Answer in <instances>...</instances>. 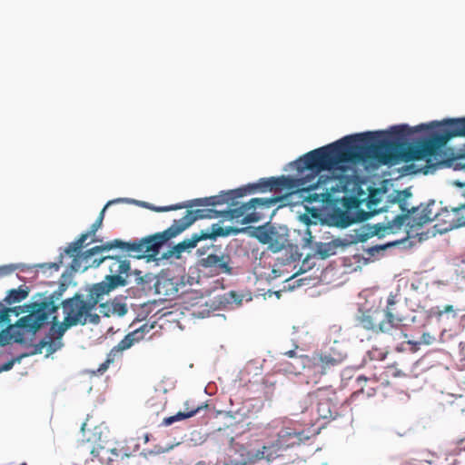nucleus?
<instances>
[{"instance_id":"1","label":"nucleus","mask_w":465,"mask_h":465,"mask_svg":"<svg viewBox=\"0 0 465 465\" xmlns=\"http://www.w3.org/2000/svg\"><path fill=\"white\" fill-rule=\"evenodd\" d=\"M407 162V124L393 127L392 131L367 132L345 136L328 145L314 149L294 162L297 177L261 178L257 183L241 189L247 193L257 191L282 192L285 194L318 189L326 180L320 173L323 171L339 172L341 175L348 164L371 163L394 164Z\"/></svg>"},{"instance_id":"2","label":"nucleus","mask_w":465,"mask_h":465,"mask_svg":"<svg viewBox=\"0 0 465 465\" xmlns=\"http://www.w3.org/2000/svg\"><path fill=\"white\" fill-rule=\"evenodd\" d=\"M434 124L423 136L409 143V174H427L443 167L449 156L453 154L449 141L458 136L465 137V118H444Z\"/></svg>"},{"instance_id":"3","label":"nucleus","mask_w":465,"mask_h":465,"mask_svg":"<svg viewBox=\"0 0 465 465\" xmlns=\"http://www.w3.org/2000/svg\"><path fill=\"white\" fill-rule=\"evenodd\" d=\"M244 195H246V190L238 188L235 190H230L228 192H222L218 195L196 198L169 206L157 207L145 202H143L142 205L156 213H163L183 208H192L193 206H216L223 203H230L232 207H229L226 211L223 212L226 217L236 220L242 219L243 223H251L259 221L260 216L254 212L248 213L250 210H255L258 207L270 208L280 199L279 197L252 198L249 202L238 205L239 203L235 202V199Z\"/></svg>"},{"instance_id":"4","label":"nucleus","mask_w":465,"mask_h":465,"mask_svg":"<svg viewBox=\"0 0 465 465\" xmlns=\"http://www.w3.org/2000/svg\"><path fill=\"white\" fill-rule=\"evenodd\" d=\"M39 296L38 300L24 305L0 309V323L9 324L10 313H14L15 316L27 313L16 322L15 326L26 332L35 334L48 323L50 316L58 311L59 305L56 302L62 296V291H55L48 296H43L42 294H39Z\"/></svg>"},{"instance_id":"5","label":"nucleus","mask_w":465,"mask_h":465,"mask_svg":"<svg viewBox=\"0 0 465 465\" xmlns=\"http://www.w3.org/2000/svg\"><path fill=\"white\" fill-rule=\"evenodd\" d=\"M148 242L149 240L147 236L130 242L114 239L104 244L94 246L85 251L81 255L74 257L71 267L75 272H84L92 267L96 268L101 263H104L108 252L115 248L125 252L130 256H133L136 259H145L147 262H154L159 260V258H155L154 253L151 252L149 248H147L150 247V243Z\"/></svg>"},{"instance_id":"6","label":"nucleus","mask_w":465,"mask_h":465,"mask_svg":"<svg viewBox=\"0 0 465 465\" xmlns=\"http://www.w3.org/2000/svg\"><path fill=\"white\" fill-rule=\"evenodd\" d=\"M103 298L104 295L92 285L88 289L86 300L79 293L74 294L72 298L64 300L61 302L64 314V320L72 327L78 324L84 325L87 322V317H90L91 322L97 323L99 316L91 312Z\"/></svg>"},{"instance_id":"7","label":"nucleus","mask_w":465,"mask_h":465,"mask_svg":"<svg viewBox=\"0 0 465 465\" xmlns=\"http://www.w3.org/2000/svg\"><path fill=\"white\" fill-rule=\"evenodd\" d=\"M219 216L220 212L213 209L189 210L186 212L183 217H182L179 220H174L173 224L163 232L148 235V243H150V247L148 248L151 250V252L154 253L155 258H158L160 250L163 247V245L165 244L171 239L182 233L183 231L189 228L195 221L199 219L217 218Z\"/></svg>"},{"instance_id":"8","label":"nucleus","mask_w":465,"mask_h":465,"mask_svg":"<svg viewBox=\"0 0 465 465\" xmlns=\"http://www.w3.org/2000/svg\"><path fill=\"white\" fill-rule=\"evenodd\" d=\"M104 265L107 267L109 273L105 275L102 282L93 284L97 292L104 296L119 287L129 284V278L133 272L130 261L126 256L111 255L108 252Z\"/></svg>"},{"instance_id":"9","label":"nucleus","mask_w":465,"mask_h":465,"mask_svg":"<svg viewBox=\"0 0 465 465\" xmlns=\"http://www.w3.org/2000/svg\"><path fill=\"white\" fill-rule=\"evenodd\" d=\"M434 206L435 201H430L409 208V247L435 236V232L429 230L419 232L424 224L433 221Z\"/></svg>"},{"instance_id":"10","label":"nucleus","mask_w":465,"mask_h":465,"mask_svg":"<svg viewBox=\"0 0 465 465\" xmlns=\"http://www.w3.org/2000/svg\"><path fill=\"white\" fill-rule=\"evenodd\" d=\"M230 441L231 451L239 454L237 458H232L231 455L229 456L228 460L231 465H249L262 460L270 462L282 455L275 440L263 445L261 449H257L256 450H248L243 445L235 443L233 438H231Z\"/></svg>"},{"instance_id":"11","label":"nucleus","mask_w":465,"mask_h":465,"mask_svg":"<svg viewBox=\"0 0 465 465\" xmlns=\"http://www.w3.org/2000/svg\"><path fill=\"white\" fill-rule=\"evenodd\" d=\"M403 319L395 317L388 309L368 310L358 317V325L372 333L387 332L392 329H399L403 324Z\"/></svg>"},{"instance_id":"12","label":"nucleus","mask_w":465,"mask_h":465,"mask_svg":"<svg viewBox=\"0 0 465 465\" xmlns=\"http://www.w3.org/2000/svg\"><path fill=\"white\" fill-rule=\"evenodd\" d=\"M153 329V325L147 323L143 324L133 331L128 332L115 346H114L106 355L105 361L101 363L96 371H93V374H104L111 365L119 362L124 355V351L131 349L135 344L144 339Z\"/></svg>"},{"instance_id":"13","label":"nucleus","mask_w":465,"mask_h":465,"mask_svg":"<svg viewBox=\"0 0 465 465\" xmlns=\"http://www.w3.org/2000/svg\"><path fill=\"white\" fill-rule=\"evenodd\" d=\"M231 232H237V230L231 227L223 228L219 223H213L211 227L194 232L190 238H185L178 242L169 251V256L180 258L182 252L194 248L200 241L215 240L217 237L229 235Z\"/></svg>"},{"instance_id":"14","label":"nucleus","mask_w":465,"mask_h":465,"mask_svg":"<svg viewBox=\"0 0 465 465\" xmlns=\"http://www.w3.org/2000/svg\"><path fill=\"white\" fill-rule=\"evenodd\" d=\"M433 220L436 221L434 232L444 233L459 226H465V203L451 211L442 209L441 212H433Z\"/></svg>"},{"instance_id":"15","label":"nucleus","mask_w":465,"mask_h":465,"mask_svg":"<svg viewBox=\"0 0 465 465\" xmlns=\"http://www.w3.org/2000/svg\"><path fill=\"white\" fill-rule=\"evenodd\" d=\"M312 400H317V413L323 420L333 419L338 413L337 394L331 387L319 388L309 393Z\"/></svg>"},{"instance_id":"16","label":"nucleus","mask_w":465,"mask_h":465,"mask_svg":"<svg viewBox=\"0 0 465 465\" xmlns=\"http://www.w3.org/2000/svg\"><path fill=\"white\" fill-rule=\"evenodd\" d=\"M52 325L45 338L42 339L36 345V351L42 352L44 348H47L48 353H54L63 346L62 338L67 329L72 326L64 320L59 322L57 315L52 317Z\"/></svg>"},{"instance_id":"17","label":"nucleus","mask_w":465,"mask_h":465,"mask_svg":"<svg viewBox=\"0 0 465 465\" xmlns=\"http://www.w3.org/2000/svg\"><path fill=\"white\" fill-rule=\"evenodd\" d=\"M297 360L301 362V367H307L320 376L326 374L329 369L340 364L338 361H333L332 357L322 350L315 351L312 356H302Z\"/></svg>"},{"instance_id":"18","label":"nucleus","mask_w":465,"mask_h":465,"mask_svg":"<svg viewBox=\"0 0 465 465\" xmlns=\"http://www.w3.org/2000/svg\"><path fill=\"white\" fill-rule=\"evenodd\" d=\"M297 360L301 362V367H307L320 376L326 374L329 369L340 364L338 361H333L332 357L322 350L315 351L312 356H302Z\"/></svg>"},{"instance_id":"19","label":"nucleus","mask_w":465,"mask_h":465,"mask_svg":"<svg viewBox=\"0 0 465 465\" xmlns=\"http://www.w3.org/2000/svg\"><path fill=\"white\" fill-rule=\"evenodd\" d=\"M231 263L232 259L228 253H222L221 255L211 253L200 260V265L202 267L213 269L218 274H232V268Z\"/></svg>"},{"instance_id":"20","label":"nucleus","mask_w":465,"mask_h":465,"mask_svg":"<svg viewBox=\"0 0 465 465\" xmlns=\"http://www.w3.org/2000/svg\"><path fill=\"white\" fill-rule=\"evenodd\" d=\"M429 317L434 319L439 324L449 325L458 317V310L451 304H446L442 307L435 306L429 311Z\"/></svg>"},{"instance_id":"21","label":"nucleus","mask_w":465,"mask_h":465,"mask_svg":"<svg viewBox=\"0 0 465 465\" xmlns=\"http://www.w3.org/2000/svg\"><path fill=\"white\" fill-rule=\"evenodd\" d=\"M280 450L282 452L289 448L300 445L302 441V433L296 432L290 429L282 430L275 440Z\"/></svg>"},{"instance_id":"22","label":"nucleus","mask_w":465,"mask_h":465,"mask_svg":"<svg viewBox=\"0 0 465 465\" xmlns=\"http://www.w3.org/2000/svg\"><path fill=\"white\" fill-rule=\"evenodd\" d=\"M155 292L166 298L173 299L178 293V284L173 279L159 276L154 283Z\"/></svg>"},{"instance_id":"23","label":"nucleus","mask_w":465,"mask_h":465,"mask_svg":"<svg viewBox=\"0 0 465 465\" xmlns=\"http://www.w3.org/2000/svg\"><path fill=\"white\" fill-rule=\"evenodd\" d=\"M185 411H179L173 416H170L168 418L163 419V424L165 426H169L173 424L175 421L182 420L184 419L191 418L194 416L196 413H198L201 410L207 408L206 404L198 405L196 407H189V402H185Z\"/></svg>"},{"instance_id":"24","label":"nucleus","mask_w":465,"mask_h":465,"mask_svg":"<svg viewBox=\"0 0 465 465\" xmlns=\"http://www.w3.org/2000/svg\"><path fill=\"white\" fill-rule=\"evenodd\" d=\"M322 350L332 357L333 361H338L340 364L347 356L344 345L338 341L328 343Z\"/></svg>"},{"instance_id":"25","label":"nucleus","mask_w":465,"mask_h":465,"mask_svg":"<svg viewBox=\"0 0 465 465\" xmlns=\"http://www.w3.org/2000/svg\"><path fill=\"white\" fill-rule=\"evenodd\" d=\"M122 201H124V199H116V200L109 201L105 204V206L102 209V211L99 213V216L97 217L96 221L91 225L89 231L84 233V234H87V239L89 237H92L91 242H94L98 241L95 237V233L103 225V221L104 218V213H105L106 208L114 203H118V202H122Z\"/></svg>"},{"instance_id":"26","label":"nucleus","mask_w":465,"mask_h":465,"mask_svg":"<svg viewBox=\"0 0 465 465\" xmlns=\"http://www.w3.org/2000/svg\"><path fill=\"white\" fill-rule=\"evenodd\" d=\"M29 294L27 286H20L17 289H12L8 292L5 302L8 304L20 302L25 300Z\"/></svg>"},{"instance_id":"27","label":"nucleus","mask_w":465,"mask_h":465,"mask_svg":"<svg viewBox=\"0 0 465 465\" xmlns=\"http://www.w3.org/2000/svg\"><path fill=\"white\" fill-rule=\"evenodd\" d=\"M86 240H87V234H81L78 239H76L74 242H71L64 249V253L70 257H73V260H74V257L81 255L83 253V252H81V251H82Z\"/></svg>"},{"instance_id":"28","label":"nucleus","mask_w":465,"mask_h":465,"mask_svg":"<svg viewBox=\"0 0 465 465\" xmlns=\"http://www.w3.org/2000/svg\"><path fill=\"white\" fill-rule=\"evenodd\" d=\"M287 242L285 235L280 234L275 229H273V235H272L270 250L273 252L282 251Z\"/></svg>"},{"instance_id":"29","label":"nucleus","mask_w":465,"mask_h":465,"mask_svg":"<svg viewBox=\"0 0 465 465\" xmlns=\"http://www.w3.org/2000/svg\"><path fill=\"white\" fill-rule=\"evenodd\" d=\"M443 167H450L455 171H465V154L456 157H453V154L450 155L448 161L444 163Z\"/></svg>"},{"instance_id":"30","label":"nucleus","mask_w":465,"mask_h":465,"mask_svg":"<svg viewBox=\"0 0 465 465\" xmlns=\"http://www.w3.org/2000/svg\"><path fill=\"white\" fill-rule=\"evenodd\" d=\"M110 312L112 314L121 317L127 313L128 308H127V305L124 302H113L110 304Z\"/></svg>"},{"instance_id":"31","label":"nucleus","mask_w":465,"mask_h":465,"mask_svg":"<svg viewBox=\"0 0 465 465\" xmlns=\"http://www.w3.org/2000/svg\"><path fill=\"white\" fill-rule=\"evenodd\" d=\"M272 235H273V229L262 231L260 232L259 240L261 242L268 244V247L270 248Z\"/></svg>"},{"instance_id":"32","label":"nucleus","mask_w":465,"mask_h":465,"mask_svg":"<svg viewBox=\"0 0 465 465\" xmlns=\"http://www.w3.org/2000/svg\"><path fill=\"white\" fill-rule=\"evenodd\" d=\"M11 327L12 326L9 325V327L6 330L2 331L0 332V345L1 346H5V345L8 344L12 341V334L9 331V329H11Z\"/></svg>"},{"instance_id":"33","label":"nucleus","mask_w":465,"mask_h":465,"mask_svg":"<svg viewBox=\"0 0 465 465\" xmlns=\"http://www.w3.org/2000/svg\"><path fill=\"white\" fill-rule=\"evenodd\" d=\"M25 356V354L21 355L17 358L12 359V360L8 361L7 362L4 363L3 365L0 366V372L7 371L11 370L13 368V366L15 365V363L20 362L21 359Z\"/></svg>"},{"instance_id":"34","label":"nucleus","mask_w":465,"mask_h":465,"mask_svg":"<svg viewBox=\"0 0 465 465\" xmlns=\"http://www.w3.org/2000/svg\"><path fill=\"white\" fill-rule=\"evenodd\" d=\"M367 379L363 376H359L356 379V383L359 389L354 393H364V388L362 387V383H366Z\"/></svg>"},{"instance_id":"35","label":"nucleus","mask_w":465,"mask_h":465,"mask_svg":"<svg viewBox=\"0 0 465 465\" xmlns=\"http://www.w3.org/2000/svg\"><path fill=\"white\" fill-rule=\"evenodd\" d=\"M434 340L435 338L429 333H423L421 336V342L424 344H430Z\"/></svg>"},{"instance_id":"36","label":"nucleus","mask_w":465,"mask_h":465,"mask_svg":"<svg viewBox=\"0 0 465 465\" xmlns=\"http://www.w3.org/2000/svg\"><path fill=\"white\" fill-rule=\"evenodd\" d=\"M12 341H14L16 343H23L24 342V337L23 334L19 331L16 333L12 334Z\"/></svg>"},{"instance_id":"37","label":"nucleus","mask_w":465,"mask_h":465,"mask_svg":"<svg viewBox=\"0 0 465 465\" xmlns=\"http://www.w3.org/2000/svg\"><path fill=\"white\" fill-rule=\"evenodd\" d=\"M284 355L290 357V358H293L295 360V361L301 366V362L297 360V358H300V356H296V352L294 350H290L288 351H285L284 352ZM302 355H301L302 357Z\"/></svg>"},{"instance_id":"38","label":"nucleus","mask_w":465,"mask_h":465,"mask_svg":"<svg viewBox=\"0 0 465 465\" xmlns=\"http://www.w3.org/2000/svg\"><path fill=\"white\" fill-rule=\"evenodd\" d=\"M388 372H389L391 376H393V377H399V376H403V375H404V373H403L402 371H398V370H396V369H394V368H392V367H391V368L389 369Z\"/></svg>"},{"instance_id":"39","label":"nucleus","mask_w":465,"mask_h":465,"mask_svg":"<svg viewBox=\"0 0 465 465\" xmlns=\"http://www.w3.org/2000/svg\"><path fill=\"white\" fill-rule=\"evenodd\" d=\"M374 234H375L374 232H371L364 233V234H361V235H359V240L361 242H364L365 240H367V238L369 236H371V235H374Z\"/></svg>"},{"instance_id":"40","label":"nucleus","mask_w":465,"mask_h":465,"mask_svg":"<svg viewBox=\"0 0 465 465\" xmlns=\"http://www.w3.org/2000/svg\"><path fill=\"white\" fill-rule=\"evenodd\" d=\"M401 208L402 210V213L398 218L401 219V220H404L405 218H407V213H405L404 203L401 204Z\"/></svg>"},{"instance_id":"41","label":"nucleus","mask_w":465,"mask_h":465,"mask_svg":"<svg viewBox=\"0 0 465 465\" xmlns=\"http://www.w3.org/2000/svg\"><path fill=\"white\" fill-rule=\"evenodd\" d=\"M103 449H104L103 447H99L98 449L97 448H93L92 450H91V454L94 457H98L99 456V450H103Z\"/></svg>"},{"instance_id":"42","label":"nucleus","mask_w":465,"mask_h":465,"mask_svg":"<svg viewBox=\"0 0 465 465\" xmlns=\"http://www.w3.org/2000/svg\"><path fill=\"white\" fill-rule=\"evenodd\" d=\"M302 221L304 222L307 225L312 223V221H311L310 217L308 215H306V214L302 216Z\"/></svg>"},{"instance_id":"43","label":"nucleus","mask_w":465,"mask_h":465,"mask_svg":"<svg viewBox=\"0 0 465 465\" xmlns=\"http://www.w3.org/2000/svg\"><path fill=\"white\" fill-rule=\"evenodd\" d=\"M308 199L311 201V202H313V201H317L318 200V194L317 193H310L308 196Z\"/></svg>"},{"instance_id":"44","label":"nucleus","mask_w":465,"mask_h":465,"mask_svg":"<svg viewBox=\"0 0 465 465\" xmlns=\"http://www.w3.org/2000/svg\"><path fill=\"white\" fill-rule=\"evenodd\" d=\"M134 272L136 275H138V280H139V281H138V283H142V282H143V277L141 276V273H142V272H141L140 271H136V270H135Z\"/></svg>"},{"instance_id":"45","label":"nucleus","mask_w":465,"mask_h":465,"mask_svg":"<svg viewBox=\"0 0 465 465\" xmlns=\"http://www.w3.org/2000/svg\"><path fill=\"white\" fill-rule=\"evenodd\" d=\"M272 272L273 274V278H277V277L280 276L279 272L277 270H275V269H272Z\"/></svg>"},{"instance_id":"46","label":"nucleus","mask_w":465,"mask_h":465,"mask_svg":"<svg viewBox=\"0 0 465 465\" xmlns=\"http://www.w3.org/2000/svg\"><path fill=\"white\" fill-rule=\"evenodd\" d=\"M8 271L5 267H3V268H0V276L3 275L4 273H7Z\"/></svg>"},{"instance_id":"47","label":"nucleus","mask_w":465,"mask_h":465,"mask_svg":"<svg viewBox=\"0 0 465 465\" xmlns=\"http://www.w3.org/2000/svg\"><path fill=\"white\" fill-rule=\"evenodd\" d=\"M320 253L322 254V257H327L329 255V253L327 252L320 251Z\"/></svg>"},{"instance_id":"48","label":"nucleus","mask_w":465,"mask_h":465,"mask_svg":"<svg viewBox=\"0 0 465 465\" xmlns=\"http://www.w3.org/2000/svg\"><path fill=\"white\" fill-rule=\"evenodd\" d=\"M323 191L324 192L321 193L322 196L325 195L328 193L329 189L328 188H324Z\"/></svg>"},{"instance_id":"49","label":"nucleus","mask_w":465,"mask_h":465,"mask_svg":"<svg viewBox=\"0 0 465 465\" xmlns=\"http://www.w3.org/2000/svg\"><path fill=\"white\" fill-rule=\"evenodd\" d=\"M51 267H54L55 270H58L60 266L57 263H53Z\"/></svg>"},{"instance_id":"50","label":"nucleus","mask_w":465,"mask_h":465,"mask_svg":"<svg viewBox=\"0 0 465 465\" xmlns=\"http://www.w3.org/2000/svg\"><path fill=\"white\" fill-rule=\"evenodd\" d=\"M388 303H389V305H392L394 303V302H393V300L391 298H390L388 300Z\"/></svg>"},{"instance_id":"51","label":"nucleus","mask_w":465,"mask_h":465,"mask_svg":"<svg viewBox=\"0 0 465 465\" xmlns=\"http://www.w3.org/2000/svg\"><path fill=\"white\" fill-rule=\"evenodd\" d=\"M401 193H402L404 196H406V197H407V189H405V190L401 191Z\"/></svg>"},{"instance_id":"52","label":"nucleus","mask_w":465,"mask_h":465,"mask_svg":"<svg viewBox=\"0 0 465 465\" xmlns=\"http://www.w3.org/2000/svg\"><path fill=\"white\" fill-rule=\"evenodd\" d=\"M408 132H409V134H411L413 133V130L409 126Z\"/></svg>"},{"instance_id":"53","label":"nucleus","mask_w":465,"mask_h":465,"mask_svg":"<svg viewBox=\"0 0 465 465\" xmlns=\"http://www.w3.org/2000/svg\"><path fill=\"white\" fill-rule=\"evenodd\" d=\"M401 170H402V172L407 171V166H402Z\"/></svg>"},{"instance_id":"54","label":"nucleus","mask_w":465,"mask_h":465,"mask_svg":"<svg viewBox=\"0 0 465 465\" xmlns=\"http://www.w3.org/2000/svg\"><path fill=\"white\" fill-rule=\"evenodd\" d=\"M459 186H463L465 185V182L463 183H457Z\"/></svg>"},{"instance_id":"55","label":"nucleus","mask_w":465,"mask_h":465,"mask_svg":"<svg viewBox=\"0 0 465 465\" xmlns=\"http://www.w3.org/2000/svg\"><path fill=\"white\" fill-rule=\"evenodd\" d=\"M366 393H367L368 396L371 395V392H370V391H367Z\"/></svg>"},{"instance_id":"56","label":"nucleus","mask_w":465,"mask_h":465,"mask_svg":"<svg viewBox=\"0 0 465 465\" xmlns=\"http://www.w3.org/2000/svg\"><path fill=\"white\" fill-rule=\"evenodd\" d=\"M452 452H454L455 454H457L459 451H457L456 450H453Z\"/></svg>"},{"instance_id":"57","label":"nucleus","mask_w":465,"mask_h":465,"mask_svg":"<svg viewBox=\"0 0 465 465\" xmlns=\"http://www.w3.org/2000/svg\"><path fill=\"white\" fill-rule=\"evenodd\" d=\"M411 321H412V322H415V321H416V318H415V317H412Z\"/></svg>"}]
</instances>
